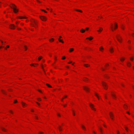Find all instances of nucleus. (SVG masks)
Masks as SVG:
<instances>
[{
  "mask_svg": "<svg viewBox=\"0 0 134 134\" xmlns=\"http://www.w3.org/2000/svg\"><path fill=\"white\" fill-rule=\"evenodd\" d=\"M12 5H10V7L12 9H13L14 12L15 13H16L18 11V10L16 9V6L13 4H12Z\"/></svg>",
  "mask_w": 134,
  "mask_h": 134,
  "instance_id": "f257e3e1",
  "label": "nucleus"
},
{
  "mask_svg": "<svg viewBox=\"0 0 134 134\" xmlns=\"http://www.w3.org/2000/svg\"><path fill=\"white\" fill-rule=\"evenodd\" d=\"M31 21L32 23V24H31V25L34 27L36 28V27L35 26V25L36 26H37V21L33 19H32L31 20Z\"/></svg>",
  "mask_w": 134,
  "mask_h": 134,
  "instance_id": "f03ea898",
  "label": "nucleus"
},
{
  "mask_svg": "<svg viewBox=\"0 0 134 134\" xmlns=\"http://www.w3.org/2000/svg\"><path fill=\"white\" fill-rule=\"evenodd\" d=\"M102 83L104 88L105 90H107L108 87L107 84L105 82L103 81L102 82Z\"/></svg>",
  "mask_w": 134,
  "mask_h": 134,
  "instance_id": "7ed1b4c3",
  "label": "nucleus"
},
{
  "mask_svg": "<svg viewBox=\"0 0 134 134\" xmlns=\"http://www.w3.org/2000/svg\"><path fill=\"white\" fill-rule=\"evenodd\" d=\"M40 19L42 21H45L47 20V18L44 16H40Z\"/></svg>",
  "mask_w": 134,
  "mask_h": 134,
  "instance_id": "20e7f679",
  "label": "nucleus"
},
{
  "mask_svg": "<svg viewBox=\"0 0 134 134\" xmlns=\"http://www.w3.org/2000/svg\"><path fill=\"white\" fill-rule=\"evenodd\" d=\"M90 105L92 109L94 111H96V109L94 108V105L93 104L90 103Z\"/></svg>",
  "mask_w": 134,
  "mask_h": 134,
  "instance_id": "39448f33",
  "label": "nucleus"
},
{
  "mask_svg": "<svg viewBox=\"0 0 134 134\" xmlns=\"http://www.w3.org/2000/svg\"><path fill=\"white\" fill-rule=\"evenodd\" d=\"M15 27V26L13 24H11L9 26V28L12 29H14Z\"/></svg>",
  "mask_w": 134,
  "mask_h": 134,
  "instance_id": "423d86ee",
  "label": "nucleus"
},
{
  "mask_svg": "<svg viewBox=\"0 0 134 134\" xmlns=\"http://www.w3.org/2000/svg\"><path fill=\"white\" fill-rule=\"evenodd\" d=\"M21 103H22V105H23V107H24L25 106H26L27 105L25 103H24L23 102H21Z\"/></svg>",
  "mask_w": 134,
  "mask_h": 134,
  "instance_id": "0eeeda50",
  "label": "nucleus"
},
{
  "mask_svg": "<svg viewBox=\"0 0 134 134\" xmlns=\"http://www.w3.org/2000/svg\"><path fill=\"white\" fill-rule=\"evenodd\" d=\"M109 51L111 53H112L114 52V49L112 47H111L109 49Z\"/></svg>",
  "mask_w": 134,
  "mask_h": 134,
  "instance_id": "6e6552de",
  "label": "nucleus"
},
{
  "mask_svg": "<svg viewBox=\"0 0 134 134\" xmlns=\"http://www.w3.org/2000/svg\"><path fill=\"white\" fill-rule=\"evenodd\" d=\"M109 115L110 117V118H111V117H114V116L112 112H110L109 113Z\"/></svg>",
  "mask_w": 134,
  "mask_h": 134,
  "instance_id": "1a4fd4ad",
  "label": "nucleus"
},
{
  "mask_svg": "<svg viewBox=\"0 0 134 134\" xmlns=\"http://www.w3.org/2000/svg\"><path fill=\"white\" fill-rule=\"evenodd\" d=\"M83 89L86 91H88L89 90L88 88L85 87H83Z\"/></svg>",
  "mask_w": 134,
  "mask_h": 134,
  "instance_id": "9d476101",
  "label": "nucleus"
},
{
  "mask_svg": "<svg viewBox=\"0 0 134 134\" xmlns=\"http://www.w3.org/2000/svg\"><path fill=\"white\" fill-rule=\"evenodd\" d=\"M103 30V29L101 27H99V30H97V31L99 32H101Z\"/></svg>",
  "mask_w": 134,
  "mask_h": 134,
  "instance_id": "9b49d317",
  "label": "nucleus"
},
{
  "mask_svg": "<svg viewBox=\"0 0 134 134\" xmlns=\"http://www.w3.org/2000/svg\"><path fill=\"white\" fill-rule=\"evenodd\" d=\"M93 39V37H88L86 38L87 39H89L90 40H91Z\"/></svg>",
  "mask_w": 134,
  "mask_h": 134,
  "instance_id": "f8f14e48",
  "label": "nucleus"
},
{
  "mask_svg": "<svg viewBox=\"0 0 134 134\" xmlns=\"http://www.w3.org/2000/svg\"><path fill=\"white\" fill-rule=\"evenodd\" d=\"M58 129L59 131H61L62 130V129L61 127L59 126V127H58Z\"/></svg>",
  "mask_w": 134,
  "mask_h": 134,
  "instance_id": "ddd939ff",
  "label": "nucleus"
},
{
  "mask_svg": "<svg viewBox=\"0 0 134 134\" xmlns=\"http://www.w3.org/2000/svg\"><path fill=\"white\" fill-rule=\"evenodd\" d=\"M127 65L129 67H130L131 65V63L130 62H128L127 63Z\"/></svg>",
  "mask_w": 134,
  "mask_h": 134,
  "instance_id": "4468645a",
  "label": "nucleus"
},
{
  "mask_svg": "<svg viewBox=\"0 0 134 134\" xmlns=\"http://www.w3.org/2000/svg\"><path fill=\"white\" fill-rule=\"evenodd\" d=\"M82 33H83L84 32H85V30L83 29H81V30L80 31Z\"/></svg>",
  "mask_w": 134,
  "mask_h": 134,
  "instance_id": "2eb2a0df",
  "label": "nucleus"
},
{
  "mask_svg": "<svg viewBox=\"0 0 134 134\" xmlns=\"http://www.w3.org/2000/svg\"><path fill=\"white\" fill-rule=\"evenodd\" d=\"M116 38L119 42H121V41H122V40H120V39H119V38H118L117 36H116Z\"/></svg>",
  "mask_w": 134,
  "mask_h": 134,
  "instance_id": "dca6fc26",
  "label": "nucleus"
},
{
  "mask_svg": "<svg viewBox=\"0 0 134 134\" xmlns=\"http://www.w3.org/2000/svg\"><path fill=\"white\" fill-rule=\"evenodd\" d=\"M81 127L82 128L85 130H86V128L83 125H82Z\"/></svg>",
  "mask_w": 134,
  "mask_h": 134,
  "instance_id": "f3484780",
  "label": "nucleus"
},
{
  "mask_svg": "<svg viewBox=\"0 0 134 134\" xmlns=\"http://www.w3.org/2000/svg\"><path fill=\"white\" fill-rule=\"evenodd\" d=\"M88 79L86 77H84V79H83V81H88Z\"/></svg>",
  "mask_w": 134,
  "mask_h": 134,
  "instance_id": "a211bd4d",
  "label": "nucleus"
},
{
  "mask_svg": "<svg viewBox=\"0 0 134 134\" xmlns=\"http://www.w3.org/2000/svg\"><path fill=\"white\" fill-rule=\"evenodd\" d=\"M1 128L2 131L5 132L6 131V130L4 128L2 127Z\"/></svg>",
  "mask_w": 134,
  "mask_h": 134,
  "instance_id": "6ab92c4d",
  "label": "nucleus"
},
{
  "mask_svg": "<svg viewBox=\"0 0 134 134\" xmlns=\"http://www.w3.org/2000/svg\"><path fill=\"white\" fill-rule=\"evenodd\" d=\"M112 96L114 98H116V96L115 94H112Z\"/></svg>",
  "mask_w": 134,
  "mask_h": 134,
  "instance_id": "aec40b11",
  "label": "nucleus"
},
{
  "mask_svg": "<svg viewBox=\"0 0 134 134\" xmlns=\"http://www.w3.org/2000/svg\"><path fill=\"white\" fill-rule=\"evenodd\" d=\"M74 50V49L72 48H71L70 49L69 52H71L73 51Z\"/></svg>",
  "mask_w": 134,
  "mask_h": 134,
  "instance_id": "412c9836",
  "label": "nucleus"
},
{
  "mask_svg": "<svg viewBox=\"0 0 134 134\" xmlns=\"http://www.w3.org/2000/svg\"><path fill=\"white\" fill-rule=\"evenodd\" d=\"M58 40L59 42H61L63 43H64V42L61 40L60 39V38L58 39Z\"/></svg>",
  "mask_w": 134,
  "mask_h": 134,
  "instance_id": "4be33fe9",
  "label": "nucleus"
},
{
  "mask_svg": "<svg viewBox=\"0 0 134 134\" xmlns=\"http://www.w3.org/2000/svg\"><path fill=\"white\" fill-rule=\"evenodd\" d=\"M84 66L86 67H88L90 66V65L88 64H85L84 65Z\"/></svg>",
  "mask_w": 134,
  "mask_h": 134,
  "instance_id": "5701e85b",
  "label": "nucleus"
},
{
  "mask_svg": "<svg viewBox=\"0 0 134 134\" xmlns=\"http://www.w3.org/2000/svg\"><path fill=\"white\" fill-rule=\"evenodd\" d=\"M117 36L118 37H118H119V38H120V40H122V38L121 37L120 35H118L117 36H116V37Z\"/></svg>",
  "mask_w": 134,
  "mask_h": 134,
  "instance_id": "b1692460",
  "label": "nucleus"
},
{
  "mask_svg": "<svg viewBox=\"0 0 134 134\" xmlns=\"http://www.w3.org/2000/svg\"><path fill=\"white\" fill-rule=\"evenodd\" d=\"M75 10L81 13H82V11L81 10H79L78 9H75Z\"/></svg>",
  "mask_w": 134,
  "mask_h": 134,
  "instance_id": "393cba45",
  "label": "nucleus"
},
{
  "mask_svg": "<svg viewBox=\"0 0 134 134\" xmlns=\"http://www.w3.org/2000/svg\"><path fill=\"white\" fill-rule=\"evenodd\" d=\"M124 107L125 109H127L128 108V106L126 105H124Z\"/></svg>",
  "mask_w": 134,
  "mask_h": 134,
  "instance_id": "a878e982",
  "label": "nucleus"
},
{
  "mask_svg": "<svg viewBox=\"0 0 134 134\" xmlns=\"http://www.w3.org/2000/svg\"><path fill=\"white\" fill-rule=\"evenodd\" d=\"M118 27V25L116 23H115V29L117 28Z\"/></svg>",
  "mask_w": 134,
  "mask_h": 134,
  "instance_id": "bb28decb",
  "label": "nucleus"
},
{
  "mask_svg": "<svg viewBox=\"0 0 134 134\" xmlns=\"http://www.w3.org/2000/svg\"><path fill=\"white\" fill-rule=\"evenodd\" d=\"M1 91L3 94H6V93L3 90H2Z\"/></svg>",
  "mask_w": 134,
  "mask_h": 134,
  "instance_id": "cd10ccee",
  "label": "nucleus"
},
{
  "mask_svg": "<svg viewBox=\"0 0 134 134\" xmlns=\"http://www.w3.org/2000/svg\"><path fill=\"white\" fill-rule=\"evenodd\" d=\"M46 85L48 87H50V88H51L52 87V86H51L50 85H49L48 84H46Z\"/></svg>",
  "mask_w": 134,
  "mask_h": 134,
  "instance_id": "c85d7f7f",
  "label": "nucleus"
},
{
  "mask_svg": "<svg viewBox=\"0 0 134 134\" xmlns=\"http://www.w3.org/2000/svg\"><path fill=\"white\" fill-rule=\"evenodd\" d=\"M19 18H20V19H26L27 18L26 17H19Z\"/></svg>",
  "mask_w": 134,
  "mask_h": 134,
  "instance_id": "c756f323",
  "label": "nucleus"
},
{
  "mask_svg": "<svg viewBox=\"0 0 134 134\" xmlns=\"http://www.w3.org/2000/svg\"><path fill=\"white\" fill-rule=\"evenodd\" d=\"M24 47L25 49V50H26L27 49V48L26 46L24 45Z\"/></svg>",
  "mask_w": 134,
  "mask_h": 134,
  "instance_id": "7c9ffc66",
  "label": "nucleus"
},
{
  "mask_svg": "<svg viewBox=\"0 0 134 134\" xmlns=\"http://www.w3.org/2000/svg\"><path fill=\"white\" fill-rule=\"evenodd\" d=\"M125 59V58H122L120 59V60L121 61H123Z\"/></svg>",
  "mask_w": 134,
  "mask_h": 134,
  "instance_id": "2f4dec72",
  "label": "nucleus"
},
{
  "mask_svg": "<svg viewBox=\"0 0 134 134\" xmlns=\"http://www.w3.org/2000/svg\"><path fill=\"white\" fill-rule=\"evenodd\" d=\"M42 57L41 56L40 57L38 58V60H40L42 58Z\"/></svg>",
  "mask_w": 134,
  "mask_h": 134,
  "instance_id": "473e14b6",
  "label": "nucleus"
},
{
  "mask_svg": "<svg viewBox=\"0 0 134 134\" xmlns=\"http://www.w3.org/2000/svg\"><path fill=\"white\" fill-rule=\"evenodd\" d=\"M49 40L50 41H51V40H52V41H54V39L53 38H52L51 39Z\"/></svg>",
  "mask_w": 134,
  "mask_h": 134,
  "instance_id": "72a5a7b5",
  "label": "nucleus"
},
{
  "mask_svg": "<svg viewBox=\"0 0 134 134\" xmlns=\"http://www.w3.org/2000/svg\"><path fill=\"white\" fill-rule=\"evenodd\" d=\"M95 96L97 97L98 98V99H99V98L98 97V96L97 95V94L96 93H95Z\"/></svg>",
  "mask_w": 134,
  "mask_h": 134,
  "instance_id": "f704fd0d",
  "label": "nucleus"
},
{
  "mask_svg": "<svg viewBox=\"0 0 134 134\" xmlns=\"http://www.w3.org/2000/svg\"><path fill=\"white\" fill-rule=\"evenodd\" d=\"M100 131L102 133V129H101V128H100Z\"/></svg>",
  "mask_w": 134,
  "mask_h": 134,
  "instance_id": "c9c22d12",
  "label": "nucleus"
},
{
  "mask_svg": "<svg viewBox=\"0 0 134 134\" xmlns=\"http://www.w3.org/2000/svg\"><path fill=\"white\" fill-rule=\"evenodd\" d=\"M43 132H39V134H43Z\"/></svg>",
  "mask_w": 134,
  "mask_h": 134,
  "instance_id": "e433bc0d",
  "label": "nucleus"
},
{
  "mask_svg": "<svg viewBox=\"0 0 134 134\" xmlns=\"http://www.w3.org/2000/svg\"><path fill=\"white\" fill-rule=\"evenodd\" d=\"M101 49H103V47H101L99 48L100 50H101Z\"/></svg>",
  "mask_w": 134,
  "mask_h": 134,
  "instance_id": "4c0bfd02",
  "label": "nucleus"
},
{
  "mask_svg": "<svg viewBox=\"0 0 134 134\" xmlns=\"http://www.w3.org/2000/svg\"><path fill=\"white\" fill-rule=\"evenodd\" d=\"M121 27L122 29H124V27L123 26H121Z\"/></svg>",
  "mask_w": 134,
  "mask_h": 134,
  "instance_id": "58836bf2",
  "label": "nucleus"
},
{
  "mask_svg": "<svg viewBox=\"0 0 134 134\" xmlns=\"http://www.w3.org/2000/svg\"><path fill=\"white\" fill-rule=\"evenodd\" d=\"M41 10L42 11L46 13L47 12L46 11L44 10L41 9Z\"/></svg>",
  "mask_w": 134,
  "mask_h": 134,
  "instance_id": "ea45409f",
  "label": "nucleus"
},
{
  "mask_svg": "<svg viewBox=\"0 0 134 134\" xmlns=\"http://www.w3.org/2000/svg\"><path fill=\"white\" fill-rule=\"evenodd\" d=\"M35 118L37 120L38 119V116H35Z\"/></svg>",
  "mask_w": 134,
  "mask_h": 134,
  "instance_id": "a19ab883",
  "label": "nucleus"
},
{
  "mask_svg": "<svg viewBox=\"0 0 134 134\" xmlns=\"http://www.w3.org/2000/svg\"><path fill=\"white\" fill-rule=\"evenodd\" d=\"M125 128L126 130V131H127L128 130V128L126 127H125Z\"/></svg>",
  "mask_w": 134,
  "mask_h": 134,
  "instance_id": "79ce46f5",
  "label": "nucleus"
},
{
  "mask_svg": "<svg viewBox=\"0 0 134 134\" xmlns=\"http://www.w3.org/2000/svg\"><path fill=\"white\" fill-rule=\"evenodd\" d=\"M65 57L64 56V57H63L62 58V59H65Z\"/></svg>",
  "mask_w": 134,
  "mask_h": 134,
  "instance_id": "37998d69",
  "label": "nucleus"
},
{
  "mask_svg": "<svg viewBox=\"0 0 134 134\" xmlns=\"http://www.w3.org/2000/svg\"><path fill=\"white\" fill-rule=\"evenodd\" d=\"M133 58L132 57H131V58L130 59L131 60V61H133Z\"/></svg>",
  "mask_w": 134,
  "mask_h": 134,
  "instance_id": "c03bdc74",
  "label": "nucleus"
},
{
  "mask_svg": "<svg viewBox=\"0 0 134 134\" xmlns=\"http://www.w3.org/2000/svg\"><path fill=\"white\" fill-rule=\"evenodd\" d=\"M17 102V101L16 100H15V101H14V103H16Z\"/></svg>",
  "mask_w": 134,
  "mask_h": 134,
  "instance_id": "a18cd8bd",
  "label": "nucleus"
},
{
  "mask_svg": "<svg viewBox=\"0 0 134 134\" xmlns=\"http://www.w3.org/2000/svg\"><path fill=\"white\" fill-rule=\"evenodd\" d=\"M38 101H40L41 100V99L40 98H38Z\"/></svg>",
  "mask_w": 134,
  "mask_h": 134,
  "instance_id": "49530a36",
  "label": "nucleus"
},
{
  "mask_svg": "<svg viewBox=\"0 0 134 134\" xmlns=\"http://www.w3.org/2000/svg\"><path fill=\"white\" fill-rule=\"evenodd\" d=\"M88 29H89L88 28V27H87V28H86L85 30H88Z\"/></svg>",
  "mask_w": 134,
  "mask_h": 134,
  "instance_id": "de8ad7c7",
  "label": "nucleus"
},
{
  "mask_svg": "<svg viewBox=\"0 0 134 134\" xmlns=\"http://www.w3.org/2000/svg\"><path fill=\"white\" fill-rule=\"evenodd\" d=\"M9 111H10V112L12 114H13V112L12 111H11V110H10Z\"/></svg>",
  "mask_w": 134,
  "mask_h": 134,
  "instance_id": "09e8293b",
  "label": "nucleus"
},
{
  "mask_svg": "<svg viewBox=\"0 0 134 134\" xmlns=\"http://www.w3.org/2000/svg\"><path fill=\"white\" fill-rule=\"evenodd\" d=\"M36 103L38 104L39 106H40V104L37 102H36Z\"/></svg>",
  "mask_w": 134,
  "mask_h": 134,
  "instance_id": "8fccbe9b",
  "label": "nucleus"
},
{
  "mask_svg": "<svg viewBox=\"0 0 134 134\" xmlns=\"http://www.w3.org/2000/svg\"><path fill=\"white\" fill-rule=\"evenodd\" d=\"M72 63V62L71 61H70V62L68 63L69 64H71V63Z\"/></svg>",
  "mask_w": 134,
  "mask_h": 134,
  "instance_id": "3c124183",
  "label": "nucleus"
},
{
  "mask_svg": "<svg viewBox=\"0 0 134 134\" xmlns=\"http://www.w3.org/2000/svg\"><path fill=\"white\" fill-rule=\"evenodd\" d=\"M132 36L133 37H134V33H133L132 34Z\"/></svg>",
  "mask_w": 134,
  "mask_h": 134,
  "instance_id": "603ef678",
  "label": "nucleus"
},
{
  "mask_svg": "<svg viewBox=\"0 0 134 134\" xmlns=\"http://www.w3.org/2000/svg\"><path fill=\"white\" fill-rule=\"evenodd\" d=\"M38 90L39 92H41V93H42V92H41V90Z\"/></svg>",
  "mask_w": 134,
  "mask_h": 134,
  "instance_id": "864d4df0",
  "label": "nucleus"
},
{
  "mask_svg": "<svg viewBox=\"0 0 134 134\" xmlns=\"http://www.w3.org/2000/svg\"><path fill=\"white\" fill-rule=\"evenodd\" d=\"M101 68L102 70L104 71V69H103V68Z\"/></svg>",
  "mask_w": 134,
  "mask_h": 134,
  "instance_id": "5fc2aeb1",
  "label": "nucleus"
},
{
  "mask_svg": "<svg viewBox=\"0 0 134 134\" xmlns=\"http://www.w3.org/2000/svg\"><path fill=\"white\" fill-rule=\"evenodd\" d=\"M73 115H74H74H75V113H74V111L73 110Z\"/></svg>",
  "mask_w": 134,
  "mask_h": 134,
  "instance_id": "6e6d98bb",
  "label": "nucleus"
},
{
  "mask_svg": "<svg viewBox=\"0 0 134 134\" xmlns=\"http://www.w3.org/2000/svg\"><path fill=\"white\" fill-rule=\"evenodd\" d=\"M57 115L58 116H60V115L59 114H58Z\"/></svg>",
  "mask_w": 134,
  "mask_h": 134,
  "instance_id": "4d7b16f0",
  "label": "nucleus"
},
{
  "mask_svg": "<svg viewBox=\"0 0 134 134\" xmlns=\"http://www.w3.org/2000/svg\"><path fill=\"white\" fill-rule=\"evenodd\" d=\"M31 66H35V65H34V64H31Z\"/></svg>",
  "mask_w": 134,
  "mask_h": 134,
  "instance_id": "13d9d810",
  "label": "nucleus"
},
{
  "mask_svg": "<svg viewBox=\"0 0 134 134\" xmlns=\"http://www.w3.org/2000/svg\"><path fill=\"white\" fill-rule=\"evenodd\" d=\"M17 29L18 30H21V29L20 28H18Z\"/></svg>",
  "mask_w": 134,
  "mask_h": 134,
  "instance_id": "bf43d9fd",
  "label": "nucleus"
},
{
  "mask_svg": "<svg viewBox=\"0 0 134 134\" xmlns=\"http://www.w3.org/2000/svg\"><path fill=\"white\" fill-rule=\"evenodd\" d=\"M41 67H42V68H43V66L42 64H41Z\"/></svg>",
  "mask_w": 134,
  "mask_h": 134,
  "instance_id": "052dcab7",
  "label": "nucleus"
},
{
  "mask_svg": "<svg viewBox=\"0 0 134 134\" xmlns=\"http://www.w3.org/2000/svg\"><path fill=\"white\" fill-rule=\"evenodd\" d=\"M9 45H7V48H9Z\"/></svg>",
  "mask_w": 134,
  "mask_h": 134,
  "instance_id": "680f3d73",
  "label": "nucleus"
},
{
  "mask_svg": "<svg viewBox=\"0 0 134 134\" xmlns=\"http://www.w3.org/2000/svg\"><path fill=\"white\" fill-rule=\"evenodd\" d=\"M121 85L123 87L124 86V85H123V84H121Z\"/></svg>",
  "mask_w": 134,
  "mask_h": 134,
  "instance_id": "e2e57ef3",
  "label": "nucleus"
},
{
  "mask_svg": "<svg viewBox=\"0 0 134 134\" xmlns=\"http://www.w3.org/2000/svg\"><path fill=\"white\" fill-rule=\"evenodd\" d=\"M31 111H32V112H34V110H31Z\"/></svg>",
  "mask_w": 134,
  "mask_h": 134,
  "instance_id": "0e129e2a",
  "label": "nucleus"
},
{
  "mask_svg": "<svg viewBox=\"0 0 134 134\" xmlns=\"http://www.w3.org/2000/svg\"><path fill=\"white\" fill-rule=\"evenodd\" d=\"M127 114H129V115L130 114V113H129L128 112H127Z\"/></svg>",
  "mask_w": 134,
  "mask_h": 134,
  "instance_id": "69168bd1",
  "label": "nucleus"
},
{
  "mask_svg": "<svg viewBox=\"0 0 134 134\" xmlns=\"http://www.w3.org/2000/svg\"><path fill=\"white\" fill-rule=\"evenodd\" d=\"M117 132H118V134H119V131H117Z\"/></svg>",
  "mask_w": 134,
  "mask_h": 134,
  "instance_id": "338daca9",
  "label": "nucleus"
},
{
  "mask_svg": "<svg viewBox=\"0 0 134 134\" xmlns=\"http://www.w3.org/2000/svg\"><path fill=\"white\" fill-rule=\"evenodd\" d=\"M93 132L95 134H96V133L94 131H93Z\"/></svg>",
  "mask_w": 134,
  "mask_h": 134,
  "instance_id": "774afa93",
  "label": "nucleus"
}]
</instances>
